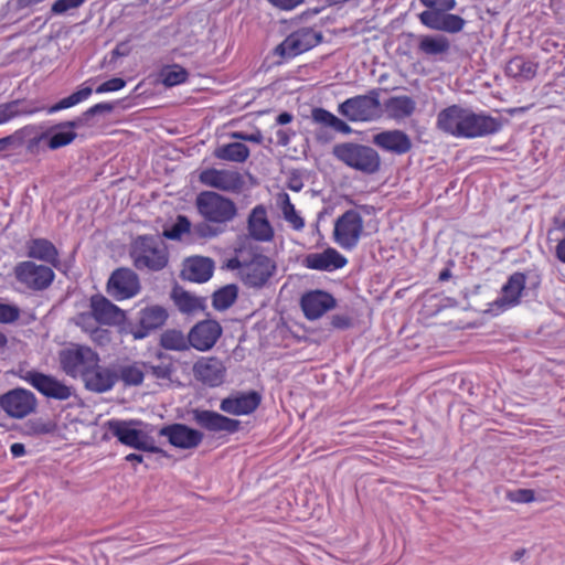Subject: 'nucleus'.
I'll use <instances>...</instances> for the list:
<instances>
[{"label":"nucleus","mask_w":565,"mask_h":565,"mask_svg":"<svg viewBox=\"0 0 565 565\" xmlns=\"http://www.w3.org/2000/svg\"><path fill=\"white\" fill-rule=\"evenodd\" d=\"M125 86H126V82L122 78L115 77V78L108 79V81L104 82L103 84H100L96 88V93L105 94V93L117 92V90H120L121 88H124Z\"/></svg>","instance_id":"obj_53"},{"label":"nucleus","mask_w":565,"mask_h":565,"mask_svg":"<svg viewBox=\"0 0 565 565\" xmlns=\"http://www.w3.org/2000/svg\"><path fill=\"white\" fill-rule=\"evenodd\" d=\"M214 156L221 160L241 163L249 157V149L244 143L232 142L215 149Z\"/></svg>","instance_id":"obj_39"},{"label":"nucleus","mask_w":565,"mask_h":565,"mask_svg":"<svg viewBox=\"0 0 565 565\" xmlns=\"http://www.w3.org/2000/svg\"><path fill=\"white\" fill-rule=\"evenodd\" d=\"M222 334V327L215 320H203L194 324L188 340L192 348L205 352L211 350Z\"/></svg>","instance_id":"obj_15"},{"label":"nucleus","mask_w":565,"mask_h":565,"mask_svg":"<svg viewBox=\"0 0 565 565\" xmlns=\"http://www.w3.org/2000/svg\"><path fill=\"white\" fill-rule=\"evenodd\" d=\"M556 255L561 262L565 263V238L557 244Z\"/></svg>","instance_id":"obj_62"},{"label":"nucleus","mask_w":565,"mask_h":565,"mask_svg":"<svg viewBox=\"0 0 565 565\" xmlns=\"http://www.w3.org/2000/svg\"><path fill=\"white\" fill-rule=\"evenodd\" d=\"M436 127L455 138H479L497 132L500 122L484 114H477L470 108L451 105L437 115Z\"/></svg>","instance_id":"obj_1"},{"label":"nucleus","mask_w":565,"mask_h":565,"mask_svg":"<svg viewBox=\"0 0 565 565\" xmlns=\"http://www.w3.org/2000/svg\"><path fill=\"white\" fill-rule=\"evenodd\" d=\"M168 318L167 310L158 305L149 306L139 312V329L134 331L135 339H143L151 331L162 327Z\"/></svg>","instance_id":"obj_26"},{"label":"nucleus","mask_w":565,"mask_h":565,"mask_svg":"<svg viewBox=\"0 0 565 565\" xmlns=\"http://www.w3.org/2000/svg\"><path fill=\"white\" fill-rule=\"evenodd\" d=\"M63 372L73 379H83L90 367L100 362L99 355L93 349L82 344H71L58 354Z\"/></svg>","instance_id":"obj_6"},{"label":"nucleus","mask_w":565,"mask_h":565,"mask_svg":"<svg viewBox=\"0 0 565 565\" xmlns=\"http://www.w3.org/2000/svg\"><path fill=\"white\" fill-rule=\"evenodd\" d=\"M161 345L167 350L183 351L190 345L188 337L179 330H167L161 335Z\"/></svg>","instance_id":"obj_43"},{"label":"nucleus","mask_w":565,"mask_h":565,"mask_svg":"<svg viewBox=\"0 0 565 565\" xmlns=\"http://www.w3.org/2000/svg\"><path fill=\"white\" fill-rule=\"evenodd\" d=\"M465 21L455 14H443L439 30L447 32H458L463 28Z\"/></svg>","instance_id":"obj_48"},{"label":"nucleus","mask_w":565,"mask_h":565,"mask_svg":"<svg viewBox=\"0 0 565 565\" xmlns=\"http://www.w3.org/2000/svg\"><path fill=\"white\" fill-rule=\"evenodd\" d=\"M173 299L178 309L183 313H192L203 308L201 298L184 290H174Z\"/></svg>","instance_id":"obj_41"},{"label":"nucleus","mask_w":565,"mask_h":565,"mask_svg":"<svg viewBox=\"0 0 565 565\" xmlns=\"http://www.w3.org/2000/svg\"><path fill=\"white\" fill-rule=\"evenodd\" d=\"M105 426L118 441L130 448L157 454L160 449L156 446L152 436L153 427L150 424L137 419H109Z\"/></svg>","instance_id":"obj_3"},{"label":"nucleus","mask_w":565,"mask_h":565,"mask_svg":"<svg viewBox=\"0 0 565 565\" xmlns=\"http://www.w3.org/2000/svg\"><path fill=\"white\" fill-rule=\"evenodd\" d=\"M233 137L237 138V139H241V140L256 142V143H259L262 141V139H263V137H262V135L259 132L250 134V135H247V134H244V132H235V134H233Z\"/></svg>","instance_id":"obj_59"},{"label":"nucleus","mask_w":565,"mask_h":565,"mask_svg":"<svg viewBox=\"0 0 565 565\" xmlns=\"http://www.w3.org/2000/svg\"><path fill=\"white\" fill-rule=\"evenodd\" d=\"M14 274L19 282L34 290L45 289L54 279V271L50 267L30 260L17 265Z\"/></svg>","instance_id":"obj_11"},{"label":"nucleus","mask_w":565,"mask_h":565,"mask_svg":"<svg viewBox=\"0 0 565 565\" xmlns=\"http://www.w3.org/2000/svg\"><path fill=\"white\" fill-rule=\"evenodd\" d=\"M441 11H433V10H427V11H424L420 13V21L431 28V29H436V30H439V26H440V20H441V17H443V13H440Z\"/></svg>","instance_id":"obj_52"},{"label":"nucleus","mask_w":565,"mask_h":565,"mask_svg":"<svg viewBox=\"0 0 565 565\" xmlns=\"http://www.w3.org/2000/svg\"><path fill=\"white\" fill-rule=\"evenodd\" d=\"M117 379L118 375L114 370L96 362V365L89 369L82 381L88 391L104 393L113 388Z\"/></svg>","instance_id":"obj_24"},{"label":"nucleus","mask_w":565,"mask_h":565,"mask_svg":"<svg viewBox=\"0 0 565 565\" xmlns=\"http://www.w3.org/2000/svg\"><path fill=\"white\" fill-rule=\"evenodd\" d=\"M312 119L315 122L323 125L326 127H330L335 131L342 134L351 132V127L345 121H343L342 119L338 118L332 113L323 108L313 109Z\"/></svg>","instance_id":"obj_40"},{"label":"nucleus","mask_w":565,"mask_h":565,"mask_svg":"<svg viewBox=\"0 0 565 565\" xmlns=\"http://www.w3.org/2000/svg\"><path fill=\"white\" fill-rule=\"evenodd\" d=\"M10 451H11L13 457L18 458V457H21V456H23L25 454V447L21 443H14V444L11 445Z\"/></svg>","instance_id":"obj_60"},{"label":"nucleus","mask_w":565,"mask_h":565,"mask_svg":"<svg viewBox=\"0 0 565 565\" xmlns=\"http://www.w3.org/2000/svg\"><path fill=\"white\" fill-rule=\"evenodd\" d=\"M146 367V364L138 362L122 365L119 370V376L126 385H139L143 381Z\"/></svg>","instance_id":"obj_42"},{"label":"nucleus","mask_w":565,"mask_h":565,"mask_svg":"<svg viewBox=\"0 0 565 565\" xmlns=\"http://www.w3.org/2000/svg\"><path fill=\"white\" fill-rule=\"evenodd\" d=\"M107 291L116 300L130 299L140 291L139 278L131 269L119 268L111 274Z\"/></svg>","instance_id":"obj_12"},{"label":"nucleus","mask_w":565,"mask_h":565,"mask_svg":"<svg viewBox=\"0 0 565 565\" xmlns=\"http://www.w3.org/2000/svg\"><path fill=\"white\" fill-rule=\"evenodd\" d=\"M195 207L206 222L195 226V233L201 237H214L220 231L214 226L226 225L237 215L235 202L214 191H202L195 198Z\"/></svg>","instance_id":"obj_2"},{"label":"nucleus","mask_w":565,"mask_h":565,"mask_svg":"<svg viewBox=\"0 0 565 565\" xmlns=\"http://www.w3.org/2000/svg\"><path fill=\"white\" fill-rule=\"evenodd\" d=\"M374 143L390 152L403 154L412 148L411 138L402 130L382 131L374 136Z\"/></svg>","instance_id":"obj_29"},{"label":"nucleus","mask_w":565,"mask_h":565,"mask_svg":"<svg viewBox=\"0 0 565 565\" xmlns=\"http://www.w3.org/2000/svg\"><path fill=\"white\" fill-rule=\"evenodd\" d=\"M526 277L522 273L512 274L502 286L501 294L492 303V310L504 311L520 303L525 289Z\"/></svg>","instance_id":"obj_19"},{"label":"nucleus","mask_w":565,"mask_h":565,"mask_svg":"<svg viewBox=\"0 0 565 565\" xmlns=\"http://www.w3.org/2000/svg\"><path fill=\"white\" fill-rule=\"evenodd\" d=\"M275 264L264 255L255 256L248 264L242 266L241 275L246 285L262 287L275 271Z\"/></svg>","instance_id":"obj_17"},{"label":"nucleus","mask_w":565,"mask_h":565,"mask_svg":"<svg viewBox=\"0 0 565 565\" xmlns=\"http://www.w3.org/2000/svg\"><path fill=\"white\" fill-rule=\"evenodd\" d=\"M332 323L335 327H338V328H342V327H347L348 326V321L344 318L340 317V316L333 317Z\"/></svg>","instance_id":"obj_64"},{"label":"nucleus","mask_w":565,"mask_h":565,"mask_svg":"<svg viewBox=\"0 0 565 565\" xmlns=\"http://www.w3.org/2000/svg\"><path fill=\"white\" fill-rule=\"evenodd\" d=\"M41 110H43L42 107H33L28 102L21 99L2 103L0 104V126L18 117L30 116Z\"/></svg>","instance_id":"obj_33"},{"label":"nucleus","mask_w":565,"mask_h":565,"mask_svg":"<svg viewBox=\"0 0 565 565\" xmlns=\"http://www.w3.org/2000/svg\"><path fill=\"white\" fill-rule=\"evenodd\" d=\"M148 370L160 380H167L170 379L172 370L169 364L161 363L159 365H150L148 366Z\"/></svg>","instance_id":"obj_56"},{"label":"nucleus","mask_w":565,"mask_h":565,"mask_svg":"<svg viewBox=\"0 0 565 565\" xmlns=\"http://www.w3.org/2000/svg\"><path fill=\"white\" fill-rule=\"evenodd\" d=\"M347 263L348 259L332 247L321 253H310L302 260L306 268L320 271H334L344 267Z\"/></svg>","instance_id":"obj_21"},{"label":"nucleus","mask_w":565,"mask_h":565,"mask_svg":"<svg viewBox=\"0 0 565 565\" xmlns=\"http://www.w3.org/2000/svg\"><path fill=\"white\" fill-rule=\"evenodd\" d=\"M321 41V34L311 28L299 29L289 34L275 50L285 58L295 57L315 47Z\"/></svg>","instance_id":"obj_10"},{"label":"nucleus","mask_w":565,"mask_h":565,"mask_svg":"<svg viewBox=\"0 0 565 565\" xmlns=\"http://www.w3.org/2000/svg\"><path fill=\"white\" fill-rule=\"evenodd\" d=\"M28 256L55 266L58 253L50 241L35 238L28 243Z\"/></svg>","instance_id":"obj_34"},{"label":"nucleus","mask_w":565,"mask_h":565,"mask_svg":"<svg viewBox=\"0 0 565 565\" xmlns=\"http://www.w3.org/2000/svg\"><path fill=\"white\" fill-rule=\"evenodd\" d=\"M49 134L38 125H26L23 127V146L28 153L35 156L44 148L43 142H47Z\"/></svg>","instance_id":"obj_35"},{"label":"nucleus","mask_w":565,"mask_h":565,"mask_svg":"<svg viewBox=\"0 0 565 565\" xmlns=\"http://www.w3.org/2000/svg\"><path fill=\"white\" fill-rule=\"evenodd\" d=\"M292 120V115L289 113H281L277 116L276 121L279 125H286L289 124Z\"/></svg>","instance_id":"obj_63"},{"label":"nucleus","mask_w":565,"mask_h":565,"mask_svg":"<svg viewBox=\"0 0 565 565\" xmlns=\"http://www.w3.org/2000/svg\"><path fill=\"white\" fill-rule=\"evenodd\" d=\"M426 7L437 11H449L455 8V0H420Z\"/></svg>","instance_id":"obj_54"},{"label":"nucleus","mask_w":565,"mask_h":565,"mask_svg":"<svg viewBox=\"0 0 565 565\" xmlns=\"http://www.w3.org/2000/svg\"><path fill=\"white\" fill-rule=\"evenodd\" d=\"M90 309L100 324L115 326L125 320L124 311L100 295L90 298Z\"/></svg>","instance_id":"obj_27"},{"label":"nucleus","mask_w":565,"mask_h":565,"mask_svg":"<svg viewBox=\"0 0 565 565\" xmlns=\"http://www.w3.org/2000/svg\"><path fill=\"white\" fill-rule=\"evenodd\" d=\"M260 399V395L254 391L236 393L222 399L220 409L236 416L248 415L258 407Z\"/></svg>","instance_id":"obj_23"},{"label":"nucleus","mask_w":565,"mask_h":565,"mask_svg":"<svg viewBox=\"0 0 565 565\" xmlns=\"http://www.w3.org/2000/svg\"><path fill=\"white\" fill-rule=\"evenodd\" d=\"M130 254L135 267L139 270H161L169 259L167 246L153 236L138 237L132 244Z\"/></svg>","instance_id":"obj_4"},{"label":"nucleus","mask_w":565,"mask_h":565,"mask_svg":"<svg viewBox=\"0 0 565 565\" xmlns=\"http://www.w3.org/2000/svg\"><path fill=\"white\" fill-rule=\"evenodd\" d=\"M192 419L201 428L213 434H234L239 429L237 419L228 418L214 411L195 408L192 411Z\"/></svg>","instance_id":"obj_14"},{"label":"nucleus","mask_w":565,"mask_h":565,"mask_svg":"<svg viewBox=\"0 0 565 565\" xmlns=\"http://www.w3.org/2000/svg\"><path fill=\"white\" fill-rule=\"evenodd\" d=\"M225 373L226 369L223 362L216 358H201L193 365L195 379L211 387L221 385L224 382Z\"/></svg>","instance_id":"obj_20"},{"label":"nucleus","mask_w":565,"mask_h":565,"mask_svg":"<svg viewBox=\"0 0 565 565\" xmlns=\"http://www.w3.org/2000/svg\"><path fill=\"white\" fill-rule=\"evenodd\" d=\"M191 223L186 216L179 215L175 223L164 231V236L170 239H181L182 236L190 232Z\"/></svg>","instance_id":"obj_47"},{"label":"nucleus","mask_w":565,"mask_h":565,"mask_svg":"<svg viewBox=\"0 0 565 565\" xmlns=\"http://www.w3.org/2000/svg\"><path fill=\"white\" fill-rule=\"evenodd\" d=\"M449 46V41L444 35H423L418 42V50L429 56L441 55Z\"/></svg>","instance_id":"obj_38"},{"label":"nucleus","mask_w":565,"mask_h":565,"mask_svg":"<svg viewBox=\"0 0 565 565\" xmlns=\"http://www.w3.org/2000/svg\"><path fill=\"white\" fill-rule=\"evenodd\" d=\"M113 109H114V107L109 103H98V104L92 106L90 108H88L84 113V117L88 118V117L94 116L96 114L110 113Z\"/></svg>","instance_id":"obj_57"},{"label":"nucleus","mask_w":565,"mask_h":565,"mask_svg":"<svg viewBox=\"0 0 565 565\" xmlns=\"http://www.w3.org/2000/svg\"><path fill=\"white\" fill-rule=\"evenodd\" d=\"M302 311L309 320H316L335 306V299L323 290H311L301 297Z\"/></svg>","instance_id":"obj_22"},{"label":"nucleus","mask_w":565,"mask_h":565,"mask_svg":"<svg viewBox=\"0 0 565 565\" xmlns=\"http://www.w3.org/2000/svg\"><path fill=\"white\" fill-rule=\"evenodd\" d=\"M74 321L97 344L105 345L110 341L108 330L100 327L98 319L92 310L77 315Z\"/></svg>","instance_id":"obj_32"},{"label":"nucleus","mask_w":565,"mask_h":565,"mask_svg":"<svg viewBox=\"0 0 565 565\" xmlns=\"http://www.w3.org/2000/svg\"><path fill=\"white\" fill-rule=\"evenodd\" d=\"M3 138L9 149L15 150L23 147V127Z\"/></svg>","instance_id":"obj_55"},{"label":"nucleus","mask_w":565,"mask_h":565,"mask_svg":"<svg viewBox=\"0 0 565 565\" xmlns=\"http://www.w3.org/2000/svg\"><path fill=\"white\" fill-rule=\"evenodd\" d=\"M236 297V287L233 285L225 286L214 294L213 306L218 310H225L234 303Z\"/></svg>","instance_id":"obj_45"},{"label":"nucleus","mask_w":565,"mask_h":565,"mask_svg":"<svg viewBox=\"0 0 565 565\" xmlns=\"http://www.w3.org/2000/svg\"><path fill=\"white\" fill-rule=\"evenodd\" d=\"M25 380L46 397L65 401L73 395L71 386L50 375L30 372Z\"/></svg>","instance_id":"obj_18"},{"label":"nucleus","mask_w":565,"mask_h":565,"mask_svg":"<svg viewBox=\"0 0 565 565\" xmlns=\"http://www.w3.org/2000/svg\"><path fill=\"white\" fill-rule=\"evenodd\" d=\"M90 87H83L79 90L73 93L72 95L61 99L55 105L47 108V114H54L63 109L71 108L84 100H86L92 95Z\"/></svg>","instance_id":"obj_44"},{"label":"nucleus","mask_w":565,"mask_h":565,"mask_svg":"<svg viewBox=\"0 0 565 565\" xmlns=\"http://www.w3.org/2000/svg\"><path fill=\"white\" fill-rule=\"evenodd\" d=\"M199 181L207 188L228 193H239L245 184L243 175L234 169L206 168L200 172Z\"/></svg>","instance_id":"obj_9"},{"label":"nucleus","mask_w":565,"mask_h":565,"mask_svg":"<svg viewBox=\"0 0 565 565\" xmlns=\"http://www.w3.org/2000/svg\"><path fill=\"white\" fill-rule=\"evenodd\" d=\"M129 46L127 43H119L113 51L115 56H125L129 53Z\"/></svg>","instance_id":"obj_61"},{"label":"nucleus","mask_w":565,"mask_h":565,"mask_svg":"<svg viewBox=\"0 0 565 565\" xmlns=\"http://www.w3.org/2000/svg\"><path fill=\"white\" fill-rule=\"evenodd\" d=\"M85 0H56L52 6V12L63 14L72 9L81 7Z\"/></svg>","instance_id":"obj_51"},{"label":"nucleus","mask_w":565,"mask_h":565,"mask_svg":"<svg viewBox=\"0 0 565 565\" xmlns=\"http://www.w3.org/2000/svg\"><path fill=\"white\" fill-rule=\"evenodd\" d=\"M338 111L350 121H373L381 117V103L377 90L348 98L338 107Z\"/></svg>","instance_id":"obj_7"},{"label":"nucleus","mask_w":565,"mask_h":565,"mask_svg":"<svg viewBox=\"0 0 565 565\" xmlns=\"http://www.w3.org/2000/svg\"><path fill=\"white\" fill-rule=\"evenodd\" d=\"M159 434L168 438L169 443L180 449L196 448L204 438V434L185 424H172L160 429Z\"/></svg>","instance_id":"obj_16"},{"label":"nucleus","mask_w":565,"mask_h":565,"mask_svg":"<svg viewBox=\"0 0 565 565\" xmlns=\"http://www.w3.org/2000/svg\"><path fill=\"white\" fill-rule=\"evenodd\" d=\"M277 205L281 211L284 220L295 231H301L305 227V220L296 210L290 201V196L286 193H279L276 199Z\"/></svg>","instance_id":"obj_36"},{"label":"nucleus","mask_w":565,"mask_h":565,"mask_svg":"<svg viewBox=\"0 0 565 565\" xmlns=\"http://www.w3.org/2000/svg\"><path fill=\"white\" fill-rule=\"evenodd\" d=\"M537 71V65L522 56H515L511 58L505 67V72L509 76L519 78L522 81L532 79Z\"/></svg>","instance_id":"obj_37"},{"label":"nucleus","mask_w":565,"mask_h":565,"mask_svg":"<svg viewBox=\"0 0 565 565\" xmlns=\"http://www.w3.org/2000/svg\"><path fill=\"white\" fill-rule=\"evenodd\" d=\"M416 110V102L407 95H397L387 98L383 104V111L387 118L402 121L409 118Z\"/></svg>","instance_id":"obj_30"},{"label":"nucleus","mask_w":565,"mask_h":565,"mask_svg":"<svg viewBox=\"0 0 565 565\" xmlns=\"http://www.w3.org/2000/svg\"><path fill=\"white\" fill-rule=\"evenodd\" d=\"M363 232V220L359 212L349 210L334 224L333 239L343 249L354 248Z\"/></svg>","instance_id":"obj_8"},{"label":"nucleus","mask_w":565,"mask_h":565,"mask_svg":"<svg viewBox=\"0 0 565 565\" xmlns=\"http://www.w3.org/2000/svg\"><path fill=\"white\" fill-rule=\"evenodd\" d=\"M273 6L281 10H292L303 2V0H268Z\"/></svg>","instance_id":"obj_58"},{"label":"nucleus","mask_w":565,"mask_h":565,"mask_svg":"<svg viewBox=\"0 0 565 565\" xmlns=\"http://www.w3.org/2000/svg\"><path fill=\"white\" fill-rule=\"evenodd\" d=\"M161 82L167 87H172L184 83L188 78V72L178 65L167 67L161 71Z\"/></svg>","instance_id":"obj_46"},{"label":"nucleus","mask_w":565,"mask_h":565,"mask_svg":"<svg viewBox=\"0 0 565 565\" xmlns=\"http://www.w3.org/2000/svg\"><path fill=\"white\" fill-rule=\"evenodd\" d=\"M507 498L515 503H529L534 501V492L530 489H518L509 491Z\"/></svg>","instance_id":"obj_50"},{"label":"nucleus","mask_w":565,"mask_h":565,"mask_svg":"<svg viewBox=\"0 0 565 565\" xmlns=\"http://www.w3.org/2000/svg\"><path fill=\"white\" fill-rule=\"evenodd\" d=\"M337 159L347 166L367 174L376 172L380 168V156L371 147L344 142L333 148Z\"/></svg>","instance_id":"obj_5"},{"label":"nucleus","mask_w":565,"mask_h":565,"mask_svg":"<svg viewBox=\"0 0 565 565\" xmlns=\"http://www.w3.org/2000/svg\"><path fill=\"white\" fill-rule=\"evenodd\" d=\"M20 313L18 306L0 302V323H13L20 318Z\"/></svg>","instance_id":"obj_49"},{"label":"nucleus","mask_w":565,"mask_h":565,"mask_svg":"<svg viewBox=\"0 0 565 565\" xmlns=\"http://www.w3.org/2000/svg\"><path fill=\"white\" fill-rule=\"evenodd\" d=\"M82 125L83 119L77 118L74 120L61 122L52 127L50 130H46L49 134L47 148L51 150H56L72 143L77 136L75 129L79 128Z\"/></svg>","instance_id":"obj_28"},{"label":"nucleus","mask_w":565,"mask_h":565,"mask_svg":"<svg viewBox=\"0 0 565 565\" xmlns=\"http://www.w3.org/2000/svg\"><path fill=\"white\" fill-rule=\"evenodd\" d=\"M214 264L207 257H190L185 260L182 276L184 279L194 282H205L213 274Z\"/></svg>","instance_id":"obj_31"},{"label":"nucleus","mask_w":565,"mask_h":565,"mask_svg":"<svg viewBox=\"0 0 565 565\" xmlns=\"http://www.w3.org/2000/svg\"><path fill=\"white\" fill-rule=\"evenodd\" d=\"M2 409L13 418H23L36 407V398L31 391L14 388L1 396Z\"/></svg>","instance_id":"obj_13"},{"label":"nucleus","mask_w":565,"mask_h":565,"mask_svg":"<svg viewBox=\"0 0 565 565\" xmlns=\"http://www.w3.org/2000/svg\"><path fill=\"white\" fill-rule=\"evenodd\" d=\"M249 235L259 242H269L274 237V228L268 220L267 210L264 205H256L249 213L247 220Z\"/></svg>","instance_id":"obj_25"}]
</instances>
